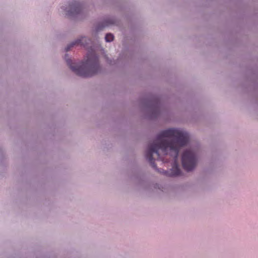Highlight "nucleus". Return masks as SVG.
I'll return each instance as SVG.
<instances>
[{"label":"nucleus","instance_id":"f257e3e1","mask_svg":"<svg viewBox=\"0 0 258 258\" xmlns=\"http://www.w3.org/2000/svg\"><path fill=\"white\" fill-rule=\"evenodd\" d=\"M188 134L179 130L170 128L161 132L156 139L149 145L146 157L154 168L153 159L160 160L164 162H173L170 175H180L181 171L177 163L179 149L187 144Z\"/></svg>","mask_w":258,"mask_h":258},{"label":"nucleus","instance_id":"f03ea898","mask_svg":"<svg viewBox=\"0 0 258 258\" xmlns=\"http://www.w3.org/2000/svg\"><path fill=\"white\" fill-rule=\"evenodd\" d=\"M86 57V60L78 67L71 64V60H67V63L71 70L77 75L83 77H91L97 74L99 70L98 58L95 51L92 49L89 51Z\"/></svg>","mask_w":258,"mask_h":258},{"label":"nucleus","instance_id":"7ed1b4c3","mask_svg":"<svg viewBox=\"0 0 258 258\" xmlns=\"http://www.w3.org/2000/svg\"><path fill=\"white\" fill-rule=\"evenodd\" d=\"M183 168L187 171L193 170L197 164V157L195 153L190 150L185 151L181 158Z\"/></svg>","mask_w":258,"mask_h":258},{"label":"nucleus","instance_id":"20e7f679","mask_svg":"<svg viewBox=\"0 0 258 258\" xmlns=\"http://www.w3.org/2000/svg\"><path fill=\"white\" fill-rule=\"evenodd\" d=\"M81 5L77 2H75L74 3H72L70 5V12H68V15L77 14L80 13L81 11Z\"/></svg>","mask_w":258,"mask_h":258},{"label":"nucleus","instance_id":"39448f33","mask_svg":"<svg viewBox=\"0 0 258 258\" xmlns=\"http://www.w3.org/2000/svg\"><path fill=\"white\" fill-rule=\"evenodd\" d=\"M87 40V38L86 37H82L81 39L78 40L77 41L73 42L71 44L68 46V47L66 48V51H68L70 50L71 48L73 47L74 45L76 44H80L83 45H85L84 44V42H86Z\"/></svg>","mask_w":258,"mask_h":258},{"label":"nucleus","instance_id":"423d86ee","mask_svg":"<svg viewBox=\"0 0 258 258\" xmlns=\"http://www.w3.org/2000/svg\"><path fill=\"white\" fill-rule=\"evenodd\" d=\"M105 39L106 42H111L113 41L114 36L112 34L108 33L106 35Z\"/></svg>","mask_w":258,"mask_h":258},{"label":"nucleus","instance_id":"0eeeda50","mask_svg":"<svg viewBox=\"0 0 258 258\" xmlns=\"http://www.w3.org/2000/svg\"><path fill=\"white\" fill-rule=\"evenodd\" d=\"M108 24H106L103 27L106 26H108Z\"/></svg>","mask_w":258,"mask_h":258}]
</instances>
